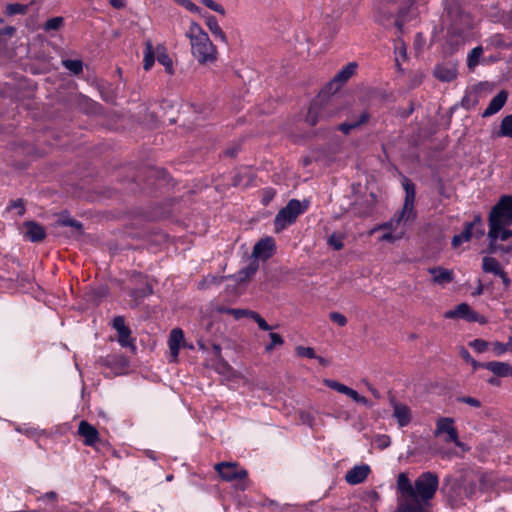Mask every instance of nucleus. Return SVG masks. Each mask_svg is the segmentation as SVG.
I'll list each match as a JSON object with an SVG mask.
<instances>
[{
	"mask_svg": "<svg viewBox=\"0 0 512 512\" xmlns=\"http://www.w3.org/2000/svg\"><path fill=\"white\" fill-rule=\"evenodd\" d=\"M185 346L184 333L181 329L175 328L171 331L168 339V347L172 361H176L181 347Z\"/></svg>",
	"mask_w": 512,
	"mask_h": 512,
	"instance_id": "nucleus-13",
	"label": "nucleus"
},
{
	"mask_svg": "<svg viewBox=\"0 0 512 512\" xmlns=\"http://www.w3.org/2000/svg\"><path fill=\"white\" fill-rule=\"evenodd\" d=\"M173 1L191 13H194V14L200 13V8L191 0H173Z\"/></svg>",
	"mask_w": 512,
	"mask_h": 512,
	"instance_id": "nucleus-36",
	"label": "nucleus"
},
{
	"mask_svg": "<svg viewBox=\"0 0 512 512\" xmlns=\"http://www.w3.org/2000/svg\"><path fill=\"white\" fill-rule=\"evenodd\" d=\"M444 317L447 319H465L469 322L480 321L479 315L466 303L457 305L454 309L446 311Z\"/></svg>",
	"mask_w": 512,
	"mask_h": 512,
	"instance_id": "nucleus-11",
	"label": "nucleus"
},
{
	"mask_svg": "<svg viewBox=\"0 0 512 512\" xmlns=\"http://www.w3.org/2000/svg\"><path fill=\"white\" fill-rule=\"evenodd\" d=\"M66 224L70 225V226H73V227H76L77 229L81 228V225L77 221H68V222H66Z\"/></svg>",
	"mask_w": 512,
	"mask_h": 512,
	"instance_id": "nucleus-57",
	"label": "nucleus"
},
{
	"mask_svg": "<svg viewBox=\"0 0 512 512\" xmlns=\"http://www.w3.org/2000/svg\"><path fill=\"white\" fill-rule=\"evenodd\" d=\"M328 243L330 246H332L335 250H340L343 248V236L340 234H332L328 238Z\"/></svg>",
	"mask_w": 512,
	"mask_h": 512,
	"instance_id": "nucleus-39",
	"label": "nucleus"
},
{
	"mask_svg": "<svg viewBox=\"0 0 512 512\" xmlns=\"http://www.w3.org/2000/svg\"><path fill=\"white\" fill-rule=\"evenodd\" d=\"M488 251L509 254L512 251V196H502L488 218Z\"/></svg>",
	"mask_w": 512,
	"mask_h": 512,
	"instance_id": "nucleus-2",
	"label": "nucleus"
},
{
	"mask_svg": "<svg viewBox=\"0 0 512 512\" xmlns=\"http://www.w3.org/2000/svg\"><path fill=\"white\" fill-rule=\"evenodd\" d=\"M156 56V48H154L151 41H147L145 43V50H144V64L143 68L148 71L152 68Z\"/></svg>",
	"mask_w": 512,
	"mask_h": 512,
	"instance_id": "nucleus-25",
	"label": "nucleus"
},
{
	"mask_svg": "<svg viewBox=\"0 0 512 512\" xmlns=\"http://www.w3.org/2000/svg\"><path fill=\"white\" fill-rule=\"evenodd\" d=\"M270 339H271V343L269 345L266 346V351L270 352L273 350V348L277 345H282L283 344V339L282 337L277 334V333H270Z\"/></svg>",
	"mask_w": 512,
	"mask_h": 512,
	"instance_id": "nucleus-42",
	"label": "nucleus"
},
{
	"mask_svg": "<svg viewBox=\"0 0 512 512\" xmlns=\"http://www.w3.org/2000/svg\"><path fill=\"white\" fill-rule=\"evenodd\" d=\"M167 480H168V481L172 480V476H171V475H170V476H167Z\"/></svg>",
	"mask_w": 512,
	"mask_h": 512,
	"instance_id": "nucleus-61",
	"label": "nucleus"
},
{
	"mask_svg": "<svg viewBox=\"0 0 512 512\" xmlns=\"http://www.w3.org/2000/svg\"><path fill=\"white\" fill-rule=\"evenodd\" d=\"M156 57L160 64L165 67L166 72L169 74L173 73V62L167 54L166 48L163 45L156 47Z\"/></svg>",
	"mask_w": 512,
	"mask_h": 512,
	"instance_id": "nucleus-24",
	"label": "nucleus"
},
{
	"mask_svg": "<svg viewBox=\"0 0 512 512\" xmlns=\"http://www.w3.org/2000/svg\"><path fill=\"white\" fill-rule=\"evenodd\" d=\"M401 183L405 191V198L401 211L396 213L390 221L380 224L370 231V234L379 230L385 231L379 238V241L381 242L395 243L402 239L406 232V224L414 221L416 218V211L414 208L416 197L415 185L407 177H403Z\"/></svg>",
	"mask_w": 512,
	"mask_h": 512,
	"instance_id": "nucleus-3",
	"label": "nucleus"
},
{
	"mask_svg": "<svg viewBox=\"0 0 512 512\" xmlns=\"http://www.w3.org/2000/svg\"><path fill=\"white\" fill-rule=\"evenodd\" d=\"M356 67L355 63H349L336 74L334 80L340 82L347 81L355 73Z\"/></svg>",
	"mask_w": 512,
	"mask_h": 512,
	"instance_id": "nucleus-27",
	"label": "nucleus"
},
{
	"mask_svg": "<svg viewBox=\"0 0 512 512\" xmlns=\"http://www.w3.org/2000/svg\"><path fill=\"white\" fill-rule=\"evenodd\" d=\"M11 208L17 209L18 215L24 214V206H23V203L21 200H17L15 202H13V204L11 205Z\"/></svg>",
	"mask_w": 512,
	"mask_h": 512,
	"instance_id": "nucleus-49",
	"label": "nucleus"
},
{
	"mask_svg": "<svg viewBox=\"0 0 512 512\" xmlns=\"http://www.w3.org/2000/svg\"><path fill=\"white\" fill-rule=\"evenodd\" d=\"M63 66L68 69L73 74L77 75L82 72L83 70V64L81 60L75 59V60H63L62 61Z\"/></svg>",
	"mask_w": 512,
	"mask_h": 512,
	"instance_id": "nucleus-30",
	"label": "nucleus"
},
{
	"mask_svg": "<svg viewBox=\"0 0 512 512\" xmlns=\"http://www.w3.org/2000/svg\"><path fill=\"white\" fill-rule=\"evenodd\" d=\"M306 208L307 205L303 206L299 200H290L288 204L277 213L274 219L276 232H280L294 223L297 217L302 214Z\"/></svg>",
	"mask_w": 512,
	"mask_h": 512,
	"instance_id": "nucleus-7",
	"label": "nucleus"
},
{
	"mask_svg": "<svg viewBox=\"0 0 512 512\" xmlns=\"http://www.w3.org/2000/svg\"><path fill=\"white\" fill-rule=\"evenodd\" d=\"M28 10L27 5H23L20 3H11L6 6V13L9 16L16 15V14H25Z\"/></svg>",
	"mask_w": 512,
	"mask_h": 512,
	"instance_id": "nucleus-34",
	"label": "nucleus"
},
{
	"mask_svg": "<svg viewBox=\"0 0 512 512\" xmlns=\"http://www.w3.org/2000/svg\"><path fill=\"white\" fill-rule=\"evenodd\" d=\"M296 352H297V355L301 356V357H306V358H310V359L316 358L314 349L311 347L298 346L296 348Z\"/></svg>",
	"mask_w": 512,
	"mask_h": 512,
	"instance_id": "nucleus-40",
	"label": "nucleus"
},
{
	"mask_svg": "<svg viewBox=\"0 0 512 512\" xmlns=\"http://www.w3.org/2000/svg\"><path fill=\"white\" fill-rule=\"evenodd\" d=\"M25 231L24 235L27 239H29L31 242H38L44 239L45 237V230L42 226L38 225L35 222H26L25 225Z\"/></svg>",
	"mask_w": 512,
	"mask_h": 512,
	"instance_id": "nucleus-20",
	"label": "nucleus"
},
{
	"mask_svg": "<svg viewBox=\"0 0 512 512\" xmlns=\"http://www.w3.org/2000/svg\"><path fill=\"white\" fill-rule=\"evenodd\" d=\"M307 121H309L312 125L316 123V119L313 117V108H311L308 112Z\"/></svg>",
	"mask_w": 512,
	"mask_h": 512,
	"instance_id": "nucleus-54",
	"label": "nucleus"
},
{
	"mask_svg": "<svg viewBox=\"0 0 512 512\" xmlns=\"http://www.w3.org/2000/svg\"><path fill=\"white\" fill-rule=\"evenodd\" d=\"M482 53H483L482 47L478 46V47H475L474 49H472V51L468 54L467 64L470 69L474 68L478 64V61H479Z\"/></svg>",
	"mask_w": 512,
	"mask_h": 512,
	"instance_id": "nucleus-31",
	"label": "nucleus"
},
{
	"mask_svg": "<svg viewBox=\"0 0 512 512\" xmlns=\"http://www.w3.org/2000/svg\"><path fill=\"white\" fill-rule=\"evenodd\" d=\"M507 101V93L505 91L499 92L489 103L486 110L483 112V117H489L496 114L504 106Z\"/></svg>",
	"mask_w": 512,
	"mask_h": 512,
	"instance_id": "nucleus-19",
	"label": "nucleus"
},
{
	"mask_svg": "<svg viewBox=\"0 0 512 512\" xmlns=\"http://www.w3.org/2000/svg\"><path fill=\"white\" fill-rule=\"evenodd\" d=\"M224 312L229 313L234 316L235 319H240L244 316L251 318V312L250 310L245 309H226Z\"/></svg>",
	"mask_w": 512,
	"mask_h": 512,
	"instance_id": "nucleus-43",
	"label": "nucleus"
},
{
	"mask_svg": "<svg viewBox=\"0 0 512 512\" xmlns=\"http://www.w3.org/2000/svg\"><path fill=\"white\" fill-rule=\"evenodd\" d=\"M205 24L215 38L219 39L223 43L227 42L225 32L222 30L217 19L213 15L205 16Z\"/></svg>",
	"mask_w": 512,
	"mask_h": 512,
	"instance_id": "nucleus-21",
	"label": "nucleus"
},
{
	"mask_svg": "<svg viewBox=\"0 0 512 512\" xmlns=\"http://www.w3.org/2000/svg\"><path fill=\"white\" fill-rule=\"evenodd\" d=\"M113 327L114 329L117 331V332H120V331H123V330H126L128 327L125 325V321L123 319V317H116L114 318L113 320Z\"/></svg>",
	"mask_w": 512,
	"mask_h": 512,
	"instance_id": "nucleus-46",
	"label": "nucleus"
},
{
	"mask_svg": "<svg viewBox=\"0 0 512 512\" xmlns=\"http://www.w3.org/2000/svg\"><path fill=\"white\" fill-rule=\"evenodd\" d=\"M275 251V241L272 237L261 239L253 248V256L258 259L266 260L270 258Z\"/></svg>",
	"mask_w": 512,
	"mask_h": 512,
	"instance_id": "nucleus-12",
	"label": "nucleus"
},
{
	"mask_svg": "<svg viewBox=\"0 0 512 512\" xmlns=\"http://www.w3.org/2000/svg\"><path fill=\"white\" fill-rule=\"evenodd\" d=\"M457 64L446 62L439 64L434 69V75L437 79L444 82H450L457 77Z\"/></svg>",
	"mask_w": 512,
	"mask_h": 512,
	"instance_id": "nucleus-14",
	"label": "nucleus"
},
{
	"mask_svg": "<svg viewBox=\"0 0 512 512\" xmlns=\"http://www.w3.org/2000/svg\"><path fill=\"white\" fill-rule=\"evenodd\" d=\"M434 436L441 439L444 443H453L462 450H467L465 444L459 438V432L455 426V421L451 417H439L435 422Z\"/></svg>",
	"mask_w": 512,
	"mask_h": 512,
	"instance_id": "nucleus-6",
	"label": "nucleus"
},
{
	"mask_svg": "<svg viewBox=\"0 0 512 512\" xmlns=\"http://www.w3.org/2000/svg\"><path fill=\"white\" fill-rule=\"evenodd\" d=\"M469 363L472 365L474 370L478 369L479 367H484L485 368V366H484L485 364H481V363L477 362L474 359H472V361H470Z\"/></svg>",
	"mask_w": 512,
	"mask_h": 512,
	"instance_id": "nucleus-55",
	"label": "nucleus"
},
{
	"mask_svg": "<svg viewBox=\"0 0 512 512\" xmlns=\"http://www.w3.org/2000/svg\"><path fill=\"white\" fill-rule=\"evenodd\" d=\"M377 444L380 448L384 449L390 445V438L386 435L377 438Z\"/></svg>",
	"mask_w": 512,
	"mask_h": 512,
	"instance_id": "nucleus-48",
	"label": "nucleus"
},
{
	"mask_svg": "<svg viewBox=\"0 0 512 512\" xmlns=\"http://www.w3.org/2000/svg\"><path fill=\"white\" fill-rule=\"evenodd\" d=\"M369 119V114L367 112H362L357 120H351L346 123H342L338 126V129L345 134H348L351 130L358 128L362 124L366 123Z\"/></svg>",
	"mask_w": 512,
	"mask_h": 512,
	"instance_id": "nucleus-23",
	"label": "nucleus"
},
{
	"mask_svg": "<svg viewBox=\"0 0 512 512\" xmlns=\"http://www.w3.org/2000/svg\"><path fill=\"white\" fill-rule=\"evenodd\" d=\"M38 500H51L56 501L57 500V494L53 491L45 493L43 496L38 498Z\"/></svg>",
	"mask_w": 512,
	"mask_h": 512,
	"instance_id": "nucleus-50",
	"label": "nucleus"
},
{
	"mask_svg": "<svg viewBox=\"0 0 512 512\" xmlns=\"http://www.w3.org/2000/svg\"><path fill=\"white\" fill-rule=\"evenodd\" d=\"M63 21L64 19L62 17L51 18L45 23L44 28L47 31L58 30L63 25Z\"/></svg>",
	"mask_w": 512,
	"mask_h": 512,
	"instance_id": "nucleus-38",
	"label": "nucleus"
},
{
	"mask_svg": "<svg viewBox=\"0 0 512 512\" xmlns=\"http://www.w3.org/2000/svg\"><path fill=\"white\" fill-rule=\"evenodd\" d=\"M393 417L400 427L407 426L412 419L411 410L408 406L395 402H392Z\"/></svg>",
	"mask_w": 512,
	"mask_h": 512,
	"instance_id": "nucleus-17",
	"label": "nucleus"
},
{
	"mask_svg": "<svg viewBox=\"0 0 512 512\" xmlns=\"http://www.w3.org/2000/svg\"><path fill=\"white\" fill-rule=\"evenodd\" d=\"M507 349H508V352H511V353H512V337H509V338H508V341H507Z\"/></svg>",
	"mask_w": 512,
	"mask_h": 512,
	"instance_id": "nucleus-58",
	"label": "nucleus"
},
{
	"mask_svg": "<svg viewBox=\"0 0 512 512\" xmlns=\"http://www.w3.org/2000/svg\"><path fill=\"white\" fill-rule=\"evenodd\" d=\"M323 383L327 387H329L333 390H336L339 393L347 395L352 400H354L356 403H359V404H362V405L368 406V407L371 406V403L368 401L367 398L359 395L357 391L353 390L352 388H350L342 383H339V382H337L335 380H331V379H324Z\"/></svg>",
	"mask_w": 512,
	"mask_h": 512,
	"instance_id": "nucleus-10",
	"label": "nucleus"
},
{
	"mask_svg": "<svg viewBox=\"0 0 512 512\" xmlns=\"http://www.w3.org/2000/svg\"><path fill=\"white\" fill-rule=\"evenodd\" d=\"M432 277V282L444 286L453 281V271L443 267H433L428 270Z\"/></svg>",
	"mask_w": 512,
	"mask_h": 512,
	"instance_id": "nucleus-18",
	"label": "nucleus"
},
{
	"mask_svg": "<svg viewBox=\"0 0 512 512\" xmlns=\"http://www.w3.org/2000/svg\"><path fill=\"white\" fill-rule=\"evenodd\" d=\"M78 433L84 438V444L87 446H94L99 441L97 429L87 421H81L79 423Z\"/></svg>",
	"mask_w": 512,
	"mask_h": 512,
	"instance_id": "nucleus-15",
	"label": "nucleus"
},
{
	"mask_svg": "<svg viewBox=\"0 0 512 512\" xmlns=\"http://www.w3.org/2000/svg\"><path fill=\"white\" fill-rule=\"evenodd\" d=\"M439 486L438 476L424 472L412 483L407 473L397 477L398 505L395 512H428L430 501Z\"/></svg>",
	"mask_w": 512,
	"mask_h": 512,
	"instance_id": "nucleus-1",
	"label": "nucleus"
},
{
	"mask_svg": "<svg viewBox=\"0 0 512 512\" xmlns=\"http://www.w3.org/2000/svg\"><path fill=\"white\" fill-rule=\"evenodd\" d=\"M501 278L503 284L508 287L510 285V279L508 278L507 274L501 270V272L497 275Z\"/></svg>",
	"mask_w": 512,
	"mask_h": 512,
	"instance_id": "nucleus-52",
	"label": "nucleus"
},
{
	"mask_svg": "<svg viewBox=\"0 0 512 512\" xmlns=\"http://www.w3.org/2000/svg\"><path fill=\"white\" fill-rule=\"evenodd\" d=\"M200 2L205 5L207 8L211 9L212 11L214 12H217L221 15H225L226 14V11L224 9V7L217 3L216 1L214 0H200Z\"/></svg>",
	"mask_w": 512,
	"mask_h": 512,
	"instance_id": "nucleus-37",
	"label": "nucleus"
},
{
	"mask_svg": "<svg viewBox=\"0 0 512 512\" xmlns=\"http://www.w3.org/2000/svg\"><path fill=\"white\" fill-rule=\"evenodd\" d=\"M397 50H398L399 54H400L403 58H405V56H406V50H405V48H404L403 46H398V47H397Z\"/></svg>",
	"mask_w": 512,
	"mask_h": 512,
	"instance_id": "nucleus-56",
	"label": "nucleus"
},
{
	"mask_svg": "<svg viewBox=\"0 0 512 512\" xmlns=\"http://www.w3.org/2000/svg\"><path fill=\"white\" fill-rule=\"evenodd\" d=\"M484 366L497 376L506 377L510 375L511 366L506 362L491 361L486 363Z\"/></svg>",
	"mask_w": 512,
	"mask_h": 512,
	"instance_id": "nucleus-22",
	"label": "nucleus"
},
{
	"mask_svg": "<svg viewBox=\"0 0 512 512\" xmlns=\"http://www.w3.org/2000/svg\"><path fill=\"white\" fill-rule=\"evenodd\" d=\"M318 359H319V362H320V363H323V362H324V360H323L322 358H320V357H319Z\"/></svg>",
	"mask_w": 512,
	"mask_h": 512,
	"instance_id": "nucleus-62",
	"label": "nucleus"
},
{
	"mask_svg": "<svg viewBox=\"0 0 512 512\" xmlns=\"http://www.w3.org/2000/svg\"><path fill=\"white\" fill-rule=\"evenodd\" d=\"M460 354H461V357L466 361V362H470L472 361V357L470 355V353L466 350V349H461L460 351Z\"/></svg>",
	"mask_w": 512,
	"mask_h": 512,
	"instance_id": "nucleus-53",
	"label": "nucleus"
},
{
	"mask_svg": "<svg viewBox=\"0 0 512 512\" xmlns=\"http://www.w3.org/2000/svg\"><path fill=\"white\" fill-rule=\"evenodd\" d=\"M251 318L258 324L259 328L265 331H269L272 329L270 325L262 318L258 313L251 312Z\"/></svg>",
	"mask_w": 512,
	"mask_h": 512,
	"instance_id": "nucleus-41",
	"label": "nucleus"
},
{
	"mask_svg": "<svg viewBox=\"0 0 512 512\" xmlns=\"http://www.w3.org/2000/svg\"><path fill=\"white\" fill-rule=\"evenodd\" d=\"M185 36L189 40L191 54L199 64L205 65L217 61L218 49L199 23L191 21Z\"/></svg>",
	"mask_w": 512,
	"mask_h": 512,
	"instance_id": "nucleus-4",
	"label": "nucleus"
},
{
	"mask_svg": "<svg viewBox=\"0 0 512 512\" xmlns=\"http://www.w3.org/2000/svg\"><path fill=\"white\" fill-rule=\"evenodd\" d=\"M275 196V191L271 188L263 190L262 202L264 205H268Z\"/></svg>",
	"mask_w": 512,
	"mask_h": 512,
	"instance_id": "nucleus-45",
	"label": "nucleus"
},
{
	"mask_svg": "<svg viewBox=\"0 0 512 512\" xmlns=\"http://www.w3.org/2000/svg\"><path fill=\"white\" fill-rule=\"evenodd\" d=\"M470 347H472L476 352L483 353L489 350L490 342H487L482 339H475L469 343Z\"/></svg>",
	"mask_w": 512,
	"mask_h": 512,
	"instance_id": "nucleus-35",
	"label": "nucleus"
},
{
	"mask_svg": "<svg viewBox=\"0 0 512 512\" xmlns=\"http://www.w3.org/2000/svg\"><path fill=\"white\" fill-rule=\"evenodd\" d=\"M118 342L122 347H129L131 349H135L134 341L130 337V329L118 332Z\"/></svg>",
	"mask_w": 512,
	"mask_h": 512,
	"instance_id": "nucleus-28",
	"label": "nucleus"
},
{
	"mask_svg": "<svg viewBox=\"0 0 512 512\" xmlns=\"http://www.w3.org/2000/svg\"><path fill=\"white\" fill-rule=\"evenodd\" d=\"M110 4L117 9H121L125 6V0H109Z\"/></svg>",
	"mask_w": 512,
	"mask_h": 512,
	"instance_id": "nucleus-51",
	"label": "nucleus"
},
{
	"mask_svg": "<svg viewBox=\"0 0 512 512\" xmlns=\"http://www.w3.org/2000/svg\"><path fill=\"white\" fill-rule=\"evenodd\" d=\"M460 401H462V402H464V403H466V404H468V405H470L472 407H476V408L481 406L480 401L478 399L472 398V397H462L460 399Z\"/></svg>",
	"mask_w": 512,
	"mask_h": 512,
	"instance_id": "nucleus-47",
	"label": "nucleus"
},
{
	"mask_svg": "<svg viewBox=\"0 0 512 512\" xmlns=\"http://www.w3.org/2000/svg\"><path fill=\"white\" fill-rule=\"evenodd\" d=\"M257 269H258V265L256 263L250 264L247 268L239 271L236 274V280L246 281V280L250 279V277L256 273Z\"/></svg>",
	"mask_w": 512,
	"mask_h": 512,
	"instance_id": "nucleus-29",
	"label": "nucleus"
},
{
	"mask_svg": "<svg viewBox=\"0 0 512 512\" xmlns=\"http://www.w3.org/2000/svg\"><path fill=\"white\" fill-rule=\"evenodd\" d=\"M499 135L512 138V115L502 120Z\"/></svg>",
	"mask_w": 512,
	"mask_h": 512,
	"instance_id": "nucleus-32",
	"label": "nucleus"
},
{
	"mask_svg": "<svg viewBox=\"0 0 512 512\" xmlns=\"http://www.w3.org/2000/svg\"><path fill=\"white\" fill-rule=\"evenodd\" d=\"M482 269L484 272L493 273L496 276L503 270L497 259L488 256L482 260Z\"/></svg>",
	"mask_w": 512,
	"mask_h": 512,
	"instance_id": "nucleus-26",
	"label": "nucleus"
},
{
	"mask_svg": "<svg viewBox=\"0 0 512 512\" xmlns=\"http://www.w3.org/2000/svg\"><path fill=\"white\" fill-rule=\"evenodd\" d=\"M368 388H369V390L372 392V394H373L375 397H379V393H378V391H377L375 388H373V387H372V386H370V385L368 386Z\"/></svg>",
	"mask_w": 512,
	"mask_h": 512,
	"instance_id": "nucleus-59",
	"label": "nucleus"
},
{
	"mask_svg": "<svg viewBox=\"0 0 512 512\" xmlns=\"http://www.w3.org/2000/svg\"><path fill=\"white\" fill-rule=\"evenodd\" d=\"M448 14L451 19L448 41L458 47L470 38V30L473 28L474 21L459 7L449 8Z\"/></svg>",
	"mask_w": 512,
	"mask_h": 512,
	"instance_id": "nucleus-5",
	"label": "nucleus"
},
{
	"mask_svg": "<svg viewBox=\"0 0 512 512\" xmlns=\"http://www.w3.org/2000/svg\"><path fill=\"white\" fill-rule=\"evenodd\" d=\"M489 350L494 356L500 357L508 352L507 343H501L499 341L490 342Z\"/></svg>",
	"mask_w": 512,
	"mask_h": 512,
	"instance_id": "nucleus-33",
	"label": "nucleus"
},
{
	"mask_svg": "<svg viewBox=\"0 0 512 512\" xmlns=\"http://www.w3.org/2000/svg\"><path fill=\"white\" fill-rule=\"evenodd\" d=\"M330 319L339 326H345L347 324V318L339 312H332Z\"/></svg>",
	"mask_w": 512,
	"mask_h": 512,
	"instance_id": "nucleus-44",
	"label": "nucleus"
},
{
	"mask_svg": "<svg viewBox=\"0 0 512 512\" xmlns=\"http://www.w3.org/2000/svg\"><path fill=\"white\" fill-rule=\"evenodd\" d=\"M369 473L370 467L367 464L356 465L346 473L345 479L349 484L356 485L362 483Z\"/></svg>",
	"mask_w": 512,
	"mask_h": 512,
	"instance_id": "nucleus-16",
	"label": "nucleus"
},
{
	"mask_svg": "<svg viewBox=\"0 0 512 512\" xmlns=\"http://www.w3.org/2000/svg\"><path fill=\"white\" fill-rule=\"evenodd\" d=\"M476 293H477V294H481V293H482V288L477 289V292H476Z\"/></svg>",
	"mask_w": 512,
	"mask_h": 512,
	"instance_id": "nucleus-60",
	"label": "nucleus"
},
{
	"mask_svg": "<svg viewBox=\"0 0 512 512\" xmlns=\"http://www.w3.org/2000/svg\"><path fill=\"white\" fill-rule=\"evenodd\" d=\"M215 470L224 481L241 480L247 476V471L235 462H221L215 465Z\"/></svg>",
	"mask_w": 512,
	"mask_h": 512,
	"instance_id": "nucleus-9",
	"label": "nucleus"
},
{
	"mask_svg": "<svg viewBox=\"0 0 512 512\" xmlns=\"http://www.w3.org/2000/svg\"><path fill=\"white\" fill-rule=\"evenodd\" d=\"M484 233L485 230L482 219L480 215H475L474 219L465 225L464 230L452 238V246L458 248L463 243L470 241L473 237L481 238Z\"/></svg>",
	"mask_w": 512,
	"mask_h": 512,
	"instance_id": "nucleus-8",
	"label": "nucleus"
}]
</instances>
